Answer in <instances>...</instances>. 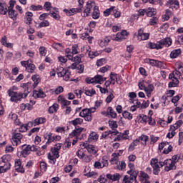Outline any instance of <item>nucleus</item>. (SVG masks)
<instances>
[{"label": "nucleus", "mask_w": 183, "mask_h": 183, "mask_svg": "<svg viewBox=\"0 0 183 183\" xmlns=\"http://www.w3.org/2000/svg\"><path fill=\"white\" fill-rule=\"evenodd\" d=\"M94 8L93 18L94 19H98L99 18V8L98 6H95V1H89L86 4V8L84 11L83 16H89L91 14V9Z\"/></svg>", "instance_id": "obj_1"}, {"label": "nucleus", "mask_w": 183, "mask_h": 183, "mask_svg": "<svg viewBox=\"0 0 183 183\" xmlns=\"http://www.w3.org/2000/svg\"><path fill=\"white\" fill-rule=\"evenodd\" d=\"M9 97H10V101L11 102H16L17 101H21L22 98H26L28 97V93L15 92H7Z\"/></svg>", "instance_id": "obj_2"}, {"label": "nucleus", "mask_w": 183, "mask_h": 183, "mask_svg": "<svg viewBox=\"0 0 183 183\" xmlns=\"http://www.w3.org/2000/svg\"><path fill=\"white\" fill-rule=\"evenodd\" d=\"M7 158H9V156H3L0 159V162H3V165L0 166V174H4L6 171L11 169V163L8 162Z\"/></svg>", "instance_id": "obj_3"}, {"label": "nucleus", "mask_w": 183, "mask_h": 183, "mask_svg": "<svg viewBox=\"0 0 183 183\" xmlns=\"http://www.w3.org/2000/svg\"><path fill=\"white\" fill-rule=\"evenodd\" d=\"M146 64H149L152 66H156L157 68H161L162 69H165L167 65L164 64L162 61H159L155 59H146L144 60Z\"/></svg>", "instance_id": "obj_4"}, {"label": "nucleus", "mask_w": 183, "mask_h": 183, "mask_svg": "<svg viewBox=\"0 0 183 183\" xmlns=\"http://www.w3.org/2000/svg\"><path fill=\"white\" fill-rule=\"evenodd\" d=\"M139 172L137 170H134L133 172L130 174V177L124 176L123 179V183H132V181H135L137 179V177H138V174Z\"/></svg>", "instance_id": "obj_5"}, {"label": "nucleus", "mask_w": 183, "mask_h": 183, "mask_svg": "<svg viewBox=\"0 0 183 183\" xmlns=\"http://www.w3.org/2000/svg\"><path fill=\"white\" fill-rule=\"evenodd\" d=\"M24 138V135L21 133H17L16 130L14 132L12 136V144L13 145H19L21 144V139Z\"/></svg>", "instance_id": "obj_6"}, {"label": "nucleus", "mask_w": 183, "mask_h": 183, "mask_svg": "<svg viewBox=\"0 0 183 183\" xmlns=\"http://www.w3.org/2000/svg\"><path fill=\"white\" fill-rule=\"evenodd\" d=\"M165 171H171L172 169H177L175 166V162L172 161L171 159H167L165 160Z\"/></svg>", "instance_id": "obj_7"}, {"label": "nucleus", "mask_w": 183, "mask_h": 183, "mask_svg": "<svg viewBox=\"0 0 183 183\" xmlns=\"http://www.w3.org/2000/svg\"><path fill=\"white\" fill-rule=\"evenodd\" d=\"M83 147H84V148H86L88 152L92 155H95V154L98 152V149H97V147H95V146L92 144H87L86 143H83Z\"/></svg>", "instance_id": "obj_8"}, {"label": "nucleus", "mask_w": 183, "mask_h": 183, "mask_svg": "<svg viewBox=\"0 0 183 183\" xmlns=\"http://www.w3.org/2000/svg\"><path fill=\"white\" fill-rule=\"evenodd\" d=\"M158 44H159L160 46H162L161 47V49H162V48H164V46H170V45H172V40L169 38H166L158 41Z\"/></svg>", "instance_id": "obj_9"}, {"label": "nucleus", "mask_w": 183, "mask_h": 183, "mask_svg": "<svg viewBox=\"0 0 183 183\" xmlns=\"http://www.w3.org/2000/svg\"><path fill=\"white\" fill-rule=\"evenodd\" d=\"M70 73L66 69H62L61 71L58 73V76L60 78H64V81H69Z\"/></svg>", "instance_id": "obj_10"}, {"label": "nucleus", "mask_w": 183, "mask_h": 183, "mask_svg": "<svg viewBox=\"0 0 183 183\" xmlns=\"http://www.w3.org/2000/svg\"><path fill=\"white\" fill-rule=\"evenodd\" d=\"M34 98H45L46 94L44 92L42 89H39L38 91H34L33 93Z\"/></svg>", "instance_id": "obj_11"}, {"label": "nucleus", "mask_w": 183, "mask_h": 183, "mask_svg": "<svg viewBox=\"0 0 183 183\" xmlns=\"http://www.w3.org/2000/svg\"><path fill=\"white\" fill-rule=\"evenodd\" d=\"M138 34H139V38L140 37V39L142 41H147V39L149 38V34L144 33V30H142V29H140L139 30Z\"/></svg>", "instance_id": "obj_12"}, {"label": "nucleus", "mask_w": 183, "mask_h": 183, "mask_svg": "<svg viewBox=\"0 0 183 183\" xmlns=\"http://www.w3.org/2000/svg\"><path fill=\"white\" fill-rule=\"evenodd\" d=\"M98 138H99V136H98V134H97V132H92V133L89 135L88 142H95L98 141Z\"/></svg>", "instance_id": "obj_13"}, {"label": "nucleus", "mask_w": 183, "mask_h": 183, "mask_svg": "<svg viewBox=\"0 0 183 183\" xmlns=\"http://www.w3.org/2000/svg\"><path fill=\"white\" fill-rule=\"evenodd\" d=\"M84 48H85L86 52H88V56L92 59L94 58V56H98L99 55L98 51H89V49H91V47H89V46H86Z\"/></svg>", "instance_id": "obj_14"}, {"label": "nucleus", "mask_w": 183, "mask_h": 183, "mask_svg": "<svg viewBox=\"0 0 183 183\" xmlns=\"http://www.w3.org/2000/svg\"><path fill=\"white\" fill-rule=\"evenodd\" d=\"M110 84H112V85H115V82H117L118 84H122V81H118V75L115 74H110Z\"/></svg>", "instance_id": "obj_15"}, {"label": "nucleus", "mask_w": 183, "mask_h": 183, "mask_svg": "<svg viewBox=\"0 0 183 183\" xmlns=\"http://www.w3.org/2000/svg\"><path fill=\"white\" fill-rule=\"evenodd\" d=\"M84 129L83 127H76V129L71 133V137H76V138H78V137L81 135V132H82Z\"/></svg>", "instance_id": "obj_16"}, {"label": "nucleus", "mask_w": 183, "mask_h": 183, "mask_svg": "<svg viewBox=\"0 0 183 183\" xmlns=\"http://www.w3.org/2000/svg\"><path fill=\"white\" fill-rule=\"evenodd\" d=\"M6 12H8V6H6V3L0 2V14H1V15H6Z\"/></svg>", "instance_id": "obj_17"}, {"label": "nucleus", "mask_w": 183, "mask_h": 183, "mask_svg": "<svg viewBox=\"0 0 183 183\" xmlns=\"http://www.w3.org/2000/svg\"><path fill=\"white\" fill-rule=\"evenodd\" d=\"M32 81L34 82L33 84V89H35L38 86V84L41 82V79L39 78V75H34L31 76Z\"/></svg>", "instance_id": "obj_18"}, {"label": "nucleus", "mask_w": 183, "mask_h": 183, "mask_svg": "<svg viewBox=\"0 0 183 183\" xmlns=\"http://www.w3.org/2000/svg\"><path fill=\"white\" fill-rule=\"evenodd\" d=\"M7 12H9V16L11 18V19H13V21H15L16 19V16H18V12L14 9L7 10Z\"/></svg>", "instance_id": "obj_19"}, {"label": "nucleus", "mask_w": 183, "mask_h": 183, "mask_svg": "<svg viewBox=\"0 0 183 183\" xmlns=\"http://www.w3.org/2000/svg\"><path fill=\"white\" fill-rule=\"evenodd\" d=\"M31 154V145H28L26 148H24L21 152V155L24 158Z\"/></svg>", "instance_id": "obj_20"}, {"label": "nucleus", "mask_w": 183, "mask_h": 183, "mask_svg": "<svg viewBox=\"0 0 183 183\" xmlns=\"http://www.w3.org/2000/svg\"><path fill=\"white\" fill-rule=\"evenodd\" d=\"M94 78H95L96 84H102V82H105V81H107V78L99 74L94 76Z\"/></svg>", "instance_id": "obj_21"}, {"label": "nucleus", "mask_w": 183, "mask_h": 183, "mask_svg": "<svg viewBox=\"0 0 183 183\" xmlns=\"http://www.w3.org/2000/svg\"><path fill=\"white\" fill-rule=\"evenodd\" d=\"M154 91V85L149 84L147 87L145 88V92L148 97V98H151V94Z\"/></svg>", "instance_id": "obj_22"}, {"label": "nucleus", "mask_w": 183, "mask_h": 183, "mask_svg": "<svg viewBox=\"0 0 183 183\" xmlns=\"http://www.w3.org/2000/svg\"><path fill=\"white\" fill-rule=\"evenodd\" d=\"M179 55H181V49L173 50L170 54V57L172 59L177 58Z\"/></svg>", "instance_id": "obj_23"}, {"label": "nucleus", "mask_w": 183, "mask_h": 183, "mask_svg": "<svg viewBox=\"0 0 183 183\" xmlns=\"http://www.w3.org/2000/svg\"><path fill=\"white\" fill-rule=\"evenodd\" d=\"M147 16H154V15H157V9H154V8H149L148 9H147Z\"/></svg>", "instance_id": "obj_24"}, {"label": "nucleus", "mask_w": 183, "mask_h": 183, "mask_svg": "<svg viewBox=\"0 0 183 183\" xmlns=\"http://www.w3.org/2000/svg\"><path fill=\"white\" fill-rule=\"evenodd\" d=\"M107 112L112 118H117V112L114 110V109H112V107H108Z\"/></svg>", "instance_id": "obj_25"}, {"label": "nucleus", "mask_w": 183, "mask_h": 183, "mask_svg": "<svg viewBox=\"0 0 183 183\" xmlns=\"http://www.w3.org/2000/svg\"><path fill=\"white\" fill-rule=\"evenodd\" d=\"M149 47L150 49H161V46L159 45V43H152V42H149Z\"/></svg>", "instance_id": "obj_26"}, {"label": "nucleus", "mask_w": 183, "mask_h": 183, "mask_svg": "<svg viewBox=\"0 0 183 183\" xmlns=\"http://www.w3.org/2000/svg\"><path fill=\"white\" fill-rule=\"evenodd\" d=\"M84 122V119L81 118H76L74 120H72L70 122V124H72V125H74V127H76V125H81Z\"/></svg>", "instance_id": "obj_27"}, {"label": "nucleus", "mask_w": 183, "mask_h": 183, "mask_svg": "<svg viewBox=\"0 0 183 183\" xmlns=\"http://www.w3.org/2000/svg\"><path fill=\"white\" fill-rule=\"evenodd\" d=\"M46 121V119H45V117H39V118H37L34 121V123L36 124V125H39L41 124H44V122Z\"/></svg>", "instance_id": "obj_28"}, {"label": "nucleus", "mask_w": 183, "mask_h": 183, "mask_svg": "<svg viewBox=\"0 0 183 183\" xmlns=\"http://www.w3.org/2000/svg\"><path fill=\"white\" fill-rule=\"evenodd\" d=\"M26 70H27V72L32 74V72L35 71V64H32V62H30Z\"/></svg>", "instance_id": "obj_29"}, {"label": "nucleus", "mask_w": 183, "mask_h": 183, "mask_svg": "<svg viewBox=\"0 0 183 183\" xmlns=\"http://www.w3.org/2000/svg\"><path fill=\"white\" fill-rule=\"evenodd\" d=\"M15 169L16 171H19V172H24V170L21 169V160H17L15 162Z\"/></svg>", "instance_id": "obj_30"}, {"label": "nucleus", "mask_w": 183, "mask_h": 183, "mask_svg": "<svg viewBox=\"0 0 183 183\" xmlns=\"http://www.w3.org/2000/svg\"><path fill=\"white\" fill-rule=\"evenodd\" d=\"M88 115H91V114L89 113V109H84L82 112H81L79 114V116L81 117V118Z\"/></svg>", "instance_id": "obj_31"}, {"label": "nucleus", "mask_w": 183, "mask_h": 183, "mask_svg": "<svg viewBox=\"0 0 183 183\" xmlns=\"http://www.w3.org/2000/svg\"><path fill=\"white\" fill-rule=\"evenodd\" d=\"M183 122L182 120H179L176 122V124H174L173 126L170 127V129H172V127L174 128V129H178V128H179L181 127V125H182Z\"/></svg>", "instance_id": "obj_32"}, {"label": "nucleus", "mask_w": 183, "mask_h": 183, "mask_svg": "<svg viewBox=\"0 0 183 183\" xmlns=\"http://www.w3.org/2000/svg\"><path fill=\"white\" fill-rule=\"evenodd\" d=\"M81 159L84 161V162H91V157L85 154V153H82L81 155Z\"/></svg>", "instance_id": "obj_33"}, {"label": "nucleus", "mask_w": 183, "mask_h": 183, "mask_svg": "<svg viewBox=\"0 0 183 183\" xmlns=\"http://www.w3.org/2000/svg\"><path fill=\"white\" fill-rule=\"evenodd\" d=\"M59 105L57 104H53L51 107L49 108V114H54L56 109H58Z\"/></svg>", "instance_id": "obj_34"}, {"label": "nucleus", "mask_w": 183, "mask_h": 183, "mask_svg": "<svg viewBox=\"0 0 183 183\" xmlns=\"http://www.w3.org/2000/svg\"><path fill=\"white\" fill-rule=\"evenodd\" d=\"M172 81H173V82L169 83V88H172L179 84V81H178V79H177V78H174V79H172Z\"/></svg>", "instance_id": "obj_35"}, {"label": "nucleus", "mask_w": 183, "mask_h": 183, "mask_svg": "<svg viewBox=\"0 0 183 183\" xmlns=\"http://www.w3.org/2000/svg\"><path fill=\"white\" fill-rule=\"evenodd\" d=\"M48 159L50 160L51 164H55V162H56V157L51 153H49Z\"/></svg>", "instance_id": "obj_36"}, {"label": "nucleus", "mask_w": 183, "mask_h": 183, "mask_svg": "<svg viewBox=\"0 0 183 183\" xmlns=\"http://www.w3.org/2000/svg\"><path fill=\"white\" fill-rule=\"evenodd\" d=\"M30 9H31V11H42L44 8L41 5H38V6L32 5L30 6Z\"/></svg>", "instance_id": "obj_37"}, {"label": "nucleus", "mask_w": 183, "mask_h": 183, "mask_svg": "<svg viewBox=\"0 0 183 183\" xmlns=\"http://www.w3.org/2000/svg\"><path fill=\"white\" fill-rule=\"evenodd\" d=\"M123 117L126 118L127 119H132V114L127 111H124L122 113Z\"/></svg>", "instance_id": "obj_38"}, {"label": "nucleus", "mask_w": 183, "mask_h": 183, "mask_svg": "<svg viewBox=\"0 0 183 183\" xmlns=\"http://www.w3.org/2000/svg\"><path fill=\"white\" fill-rule=\"evenodd\" d=\"M109 125L112 129H115L118 128V124H117L116 121H109Z\"/></svg>", "instance_id": "obj_39"}, {"label": "nucleus", "mask_w": 183, "mask_h": 183, "mask_svg": "<svg viewBox=\"0 0 183 183\" xmlns=\"http://www.w3.org/2000/svg\"><path fill=\"white\" fill-rule=\"evenodd\" d=\"M139 141H141L142 144H144V145H147V142L148 141V137L146 135H142L139 138Z\"/></svg>", "instance_id": "obj_40"}, {"label": "nucleus", "mask_w": 183, "mask_h": 183, "mask_svg": "<svg viewBox=\"0 0 183 183\" xmlns=\"http://www.w3.org/2000/svg\"><path fill=\"white\" fill-rule=\"evenodd\" d=\"M114 98H115L114 94L111 93L110 94H109L108 97L106 98L107 104H109L110 102H112Z\"/></svg>", "instance_id": "obj_41"}, {"label": "nucleus", "mask_w": 183, "mask_h": 183, "mask_svg": "<svg viewBox=\"0 0 183 183\" xmlns=\"http://www.w3.org/2000/svg\"><path fill=\"white\" fill-rule=\"evenodd\" d=\"M150 164L152 168H157V167L159 166L158 165V159H152Z\"/></svg>", "instance_id": "obj_42"}, {"label": "nucleus", "mask_w": 183, "mask_h": 183, "mask_svg": "<svg viewBox=\"0 0 183 183\" xmlns=\"http://www.w3.org/2000/svg\"><path fill=\"white\" fill-rule=\"evenodd\" d=\"M32 91V85L31 84V82L26 83V94H29Z\"/></svg>", "instance_id": "obj_43"}, {"label": "nucleus", "mask_w": 183, "mask_h": 183, "mask_svg": "<svg viewBox=\"0 0 183 183\" xmlns=\"http://www.w3.org/2000/svg\"><path fill=\"white\" fill-rule=\"evenodd\" d=\"M49 15H51L52 18H54L56 21H59V19H61V16L55 12H50Z\"/></svg>", "instance_id": "obj_44"}, {"label": "nucleus", "mask_w": 183, "mask_h": 183, "mask_svg": "<svg viewBox=\"0 0 183 183\" xmlns=\"http://www.w3.org/2000/svg\"><path fill=\"white\" fill-rule=\"evenodd\" d=\"M30 62H32V60L29 59L27 61H21V66H24V68H26H26H28V66L29 65Z\"/></svg>", "instance_id": "obj_45"}, {"label": "nucleus", "mask_w": 183, "mask_h": 183, "mask_svg": "<svg viewBox=\"0 0 183 183\" xmlns=\"http://www.w3.org/2000/svg\"><path fill=\"white\" fill-rule=\"evenodd\" d=\"M45 26H49V21L48 20H45L39 24V28H44Z\"/></svg>", "instance_id": "obj_46"}, {"label": "nucleus", "mask_w": 183, "mask_h": 183, "mask_svg": "<svg viewBox=\"0 0 183 183\" xmlns=\"http://www.w3.org/2000/svg\"><path fill=\"white\" fill-rule=\"evenodd\" d=\"M129 134V130H126L124 132V133H121L122 139H128L129 138V136L128 134Z\"/></svg>", "instance_id": "obj_47"}, {"label": "nucleus", "mask_w": 183, "mask_h": 183, "mask_svg": "<svg viewBox=\"0 0 183 183\" xmlns=\"http://www.w3.org/2000/svg\"><path fill=\"white\" fill-rule=\"evenodd\" d=\"M114 8H115L114 6H112L110 9H107L104 11V16H109V15L111 14L112 11H114Z\"/></svg>", "instance_id": "obj_48"}, {"label": "nucleus", "mask_w": 183, "mask_h": 183, "mask_svg": "<svg viewBox=\"0 0 183 183\" xmlns=\"http://www.w3.org/2000/svg\"><path fill=\"white\" fill-rule=\"evenodd\" d=\"M71 10L73 15H74V14H78V12H82L81 7L73 8V9H71Z\"/></svg>", "instance_id": "obj_49"}, {"label": "nucleus", "mask_w": 183, "mask_h": 183, "mask_svg": "<svg viewBox=\"0 0 183 183\" xmlns=\"http://www.w3.org/2000/svg\"><path fill=\"white\" fill-rule=\"evenodd\" d=\"M123 39H126L125 37L121 34V33H117L116 38H115V41H122Z\"/></svg>", "instance_id": "obj_50"}, {"label": "nucleus", "mask_w": 183, "mask_h": 183, "mask_svg": "<svg viewBox=\"0 0 183 183\" xmlns=\"http://www.w3.org/2000/svg\"><path fill=\"white\" fill-rule=\"evenodd\" d=\"M96 92L95 90H86L85 94L87 95V97H92V95H95Z\"/></svg>", "instance_id": "obj_51"}, {"label": "nucleus", "mask_w": 183, "mask_h": 183, "mask_svg": "<svg viewBox=\"0 0 183 183\" xmlns=\"http://www.w3.org/2000/svg\"><path fill=\"white\" fill-rule=\"evenodd\" d=\"M48 140L47 142H46V144H51V142H54V141H55V137H52V134H49L48 135Z\"/></svg>", "instance_id": "obj_52"}, {"label": "nucleus", "mask_w": 183, "mask_h": 183, "mask_svg": "<svg viewBox=\"0 0 183 183\" xmlns=\"http://www.w3.org/2000/svg\"><path fill=\"white\" fill-rule=\"evenodd\" d=\"M28 124H22L19 129V132H26Z\"/></svg>", "instance_id": "obj_53"}, {"label": "nucleus", "mask_w": 183, "mask_h": 183, "mask_svg": "<svg viewBox=\"0 0 183 183\" xmlns=\"http://www.w3.org/2000/svg\"><path fill=\"white\" fill-rule=\"evenodd\" d=\"M112 157H113V158H112V159H110L111 164H112L113 165H114V164H118V159H119V157H115V156H112Z\"/></svg>", "instance_id": "obj_54"}, {"label": "nucleus", "mask_w": 183, "mask_h": 183, "mask_svg": "<svg viewBox=\"0 0 183 183\" xmlns=\"http://www.w3.org/2000/svg\"><path fill=\"white\" fill-rule=\"evenodd\" d=\"M51 155H53L54 157H55V158H59V152H58V150L54 149L53 150H51Z\"/></svg>", "instance_id": "obj_55"}, {"label": "nucleus", "mask_w": 183, "mask_h": 183, "mask_svg": "<svg viewBox=\"0 0 183 183\" xmlns=\"http://www.w3.org/2000/svg\"><path fill=\"white\" fill-rule=\"evenodd\" d=\"M157 22H158V18L153 17L150 19L149 24L150 25H157Z\"/></svg>", "instance_id": "obj_56"}, {"label": "nucleus", "mask_w": 183, "mask_h": 183, "mask_svg": "<svg viewBox=\"0 0 183 183\" xmlns=\"http://www.w3.org/2000/svg\"><path fill=\"white\" fill-rule=\"evenodd\" d=\"M126 167H127V164H125V162H122L120 163V165L117 167V169H125Z\"/></svg>", "instance_id": "obj_57"}, {"label": "nucleus", "mask_w": 183, "mask_h": 183, "mask_svg": "<svg viewBox=\"0 0 183 183\" xmlns=\"http://www.w3.org/2000/svg\"><path fill=\"white\" fill-rule=\"evenodd\" d=\"M100 163L102 164V167L104 168V167H108V160L104 159V158L102 159Z\"/></svg>", "instance_id": "obj_58"}, {"label": "nucleus", "mask_w": 183, "mask_h": 183, "mask_svg": "<svg viewBox=\"0 0 183 183\" xmlns=\"http://www.w3.org/2000/svg\"><path fill=\"white\" fill-rule=\"evenodd\" d=\"M44 8L46 11H49L51 9V2H49V1L45 2Z\"/></svg>", "instance_id": "obj_59"}, {"label": "nucleus", "mask_w": 183, "mask_h": 183, "mask_svg": "<svg viewBox=\"0 0 183 183\" xmlns=\"http://www.w3.org/2000/svg\"><path fill=\"white\" fill-rule=\"evenodd\" d=\"M172 148H173L172 146L169 145L167 149H164L163 154H169V152L172 151Z\"/></svg>", "instance_id": "obj_60"}, {"label": "nucleus", "mask_w": 183, "mask_h": 183, "mask_svg": "<svg viewBox=\"0 0 183 183\" xmlns=\"http://www.w3.org/2000/svg\"><path fill=\"white\" fill-rule=\"evenodd\" d=\"M40 168L41 171H46V163H45L44 162H41L40 163Z\"/></svg>", "instance_id": "obj_61"}, {"label": "nucleus", "mask_w": 183, "mask_h": 183, "mask_svg": "<svg viewBox=\"0 0 183 183\" xmlns=\"http://www.w3.org/2000/svg\"><path fill=\"white\" fill-rule=\"evenodd\" d=\"M61 92H64V88L60 86L55 89V94H56L58 95V94H61Z\"/></svg>", "instance_id": "obj_62"}, {"label": "nucleus", "mask_w": 183, "mask_h": 183, "mask_svg": "<svg viewBox=\"0 0 183 183\" xmlns=\"http://www.w3.org/2000/svg\"><path fill=\"white\" fill-rule=\"evenodd\" d=\"M94 168H97L99 169V168H103L102 167V163L101 162H96L94 164Z\"/></svg>", "instance_id": "obj_63"}, {"label": "nucleus", "mask_w": 183, "mask_h": 183, "mask_svg": "<svg viewBox=\"0 0 183 183\" xmlns=\"http://www.w3.org/2000/svg\"><path fill=\"white\" fill-rule=\"evenodd\" d=\"M39 54L41 55V56H45V47L41 46L39 48Z\"/></svg>", "instance_id": "obj_64"}]
</instances>
